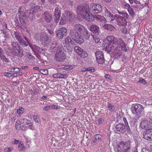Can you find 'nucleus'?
<instances>
[{
    "instance_id": "nucleus-1",
    "label": "nucleus",
    "mask_w": 152,
    "mask_h": 152,
    "mask_svg": "<svg viewBox=\"0 0 152 152\" xmlns=\"http://www.w3.org/2000/svg\"><path fill=\"white\" fill-rule=\"evenodd\" d=\"M107 42H105L104 49L108 53L112 52L114 56L117 58L122 55L121 48L122 50L127 52L128 49L126 48V45L121 38H118L113 36H107Z\"/></svg>"
},
{
    "instance_id": "nucleus-2",
    "label": "nucleus",
    "mask_w": 152,
    "mask_h": 152,
    "mask_svg": "<svg viewBox=\"0 0 152 152\" xmlns=\"http://www.w3.org/2000/svg\"><path fill=\"white\" fill-rule=\"evenodd\" d=\"M77 12L78 15L82 18L85 17L87 13L90 12V7L87 4H83L77 6L76 8Z\"/></svg>"
},
{
    "instance_id": "nucleus-3",
    "label": "nucleus",
    "mask_w": 152,
    "mask_h": 152,
    "mask_svg": "<svg viewBox=\"0 0 152 152\" xmlns=\"http://www.w3.org/2000/svg\"><path fill=\"white\" fill-rule=\"evenodd\" d=\"M120 145L118 146V152H130L131 149L130 142L121 141Z\"/></svg>"
},
{
    "instance_id": "nucleus-4",
    "label": "nucleus",
    "mask_w": 152,
    "mask_h": 152,
    "mask_svg": "<svg viewBox=\"0 0 152 152\" xmlns=\"http://www.w3.org/2000/svg\"><path fill=\"white\" fill-rule=\"evenodd\" d=\"M15 37L18 41L20 45L23 47H27L30 44L28 38L26 36H24L23 38H22L18 34L16 33L15 34Z\"/></svg>"
},
{
    "instance_id": "nucleus-5",
    "label": "nucleus",
    "mask_w": 152,
    "mask_h": 152,
    "mask_svg": "<svg viewBox=\"0 0 152 152\" xmlns=\"http://www.w3.org/2000/svg\"><path fill=\"white\" fill-rule=\"evenodd\" d=\"M102 7L98 4H92L90 5V12L94 14H100L102 12Z\"/></svg>"
},
{
    "instance_id": "nucleus-6",
    "label": "nucleus",
    "mask_w": 152,
    "mask_h": 152,
    "mask_svg": "<svg viewBox=\"0 0 152 152\" xmlns=\"http://www.w3.org/2000/svg\"><path fill=\"white\" fill-rule=\"evenodd\" d=\"M143 110V107L142 105L140 104H134L132 106L131 110L132 112L137 115H139L138 117L140 116L141 112Z\"/></svg>"
},
{
    "instance_id": "nucleus-7",
    "label": "nucleus",
    "mask_w": 152,
    "mask_h": 152,
    "mask_svg": "<svg viewBox=\"0 0 152 152\" xmlns=\"http://www.w3.org/2000/svg\"><path fill=\"white\" fill-rule=\"evenodd\" d=\"M115 19L116 20L117 24L120 26H125L127 23L126 19L124 17H122L120 15H116Z\"/></svg>"
},
{
    "instance_id": "nucleus-8",
    "label": "nucleus",
    "mask_w": 152,
    "mask_h": 152,
    "mask_svg": "<svg viewBox=\"0 0 152 152\" xmlns=\"http://www.w3.org/2000/svg\"><path fill=\"white\" fill-rule=\"evenodd\" d=\"M65 57V54L60 50L58 49V50H57L54 57L56 60L58 61H62L64 60Z\"/></svg>"
},
{
    "instance_id": "nucleus-9",
    "label": "nucleus",
    "mask_w": 152,
    "mask_h": 152,
    "mask_svg": "<svg viewBox=\"0 0 152 152\" xmlns=\"http://www.w3.org/2000/svg\"><path fill=\"white\" fill-rule=\"evenodd\" d=\"M104 8V16L107 21L110 22L112 21L115 19V15L114 16L113 14L105 7Z\"/></svg>"
},
{
    "instance_id": "nucleus-10",
    "label": "nucleus",
    "mask_w": 152,
    "mask_h": 152,
    "mask_svg": "<svg viewBox=\"0 0 152 152\" xmlns=\"http://www.w3.org/2000/svg\"><path fill=\"white\" fill-rule=\"evenodd\" d=\"M40 40L42 44L44 46H47L49 45L50 40L48 36L46 33L40 34Z\"/></svg>"
},
{
    "instance_id": "nucleus-11",
    "label": "nucleus",
    "mask_w": 152,
    "mask_h": 152,
    "mask_svg": "<svg viewBox=\"0 0 152 152\" xmlns=\"http://www.w3.org/2000/svg\"><path fill=\"white\" fill-rule=\"evenodd\" d=\"M96 60L98 64H102L104 63V54L100 51H97L95 53Z\"/></svg>"
},
{
    "instance_id": "nucleus-12",
    "label": "nucleus",
    "mask_w": 152,
    "mask_h": 152,
    "mask_svg": "<svg viewBox=\"0 0 152 152\" xmlns=\"http://www.w3.org/2000/svg\"><path fill=\"white\" fill-rule=\"evenodd\" d=\"M88 29L93 34L96 35H98L100 33V30L99 26L95 24H91Z\"/></svg>"
},
{
    "instance_id": "nucleus-13",
    "label": "nucleus",
    "mask_w": 152,
    "mask_h": 152,
    "mask_svg": "<svg viewBox=\"0 0 152 152\" xmlns=\"http://www.w3.org/2000/svg\"><path fill=\"white\" fill-rule=\"evenodd\" d=\"M67 29L63 27L60 28L56 32L57 35L59 39H61L67 34Z\"/></svg>"
},
{
    "instance_id": "nucleus-14",
    "label": "nucleus",
    "mask_w": 152,
    "mask_h": 152,
    "mask_svg": "<svg viewBox=\"0 0 152 152\" xmlns=\"http://www.w3.org/2000/svg\"><path fill=\"white\" fill-rule=\"evenodd\" d=\"M74 49L75 51L81 57L85 58L88 55L87 54L79 47L75 46Z\"/></svg>"
},
{
    "instance_id": "nucleus-15",
    "label": "nucleus",
    "mask_w": 152,
    "mask_h": 152,
    "mask_svg": "<svg viewBox=\"0 0 152 152\" xmlns=\"http://www.w3.org/2000/svg\"><path fill=\"white\" fill-rule=\"evenodd\" d=\"M29 46L34 53H42L45 51L43 48H40L35 44L31 45L30 44Z\"/></svg>"
},
{
    "instance_id": "nucleus-16",
    "label": "nucleus",
    "mask_w": 152,
    "mask_h": 152,
    "mask_svg": "<svg viewBox=\"0 0 152 152\" xmlns=\"http://www.w3.org/2000/svg\"><path fill=\"white\" fill-rule=\"evenodd\" d=\"M42 18L46 23H49L52 20V16L47 11L44 12L42 15Z\"/></svg>"
},
{
    "instance_id": "nucleus-17",
    "label": "nucleus",
    "mask_w": 152,
    "mask_h": 152,
    "mask_svg": "<svg viewBox=\"0 0 152 152\" xmlns=\"http://www.w3.org/2000/svg\"><path fill=\"white\" fill-rule=\"evenodd\" d=\"M143 137L149 141L152 140V131L149 129L145 131L142 134Z\"/></svg>"
},
{
    "instance_id": "nucleus-18",
    "label": "nucleus",
    "mask_w": 152,
    "mask_h": 152,
    "mask_svg": "<svg viewBox=\"0 0 152 152\" xmlns=\"http://www.w3.org/2000/svg\"><path fill=\"white\" fill-rule=\"evenodd\" d=\"M64 14L69 22H72L75 18L74 14L70 11H66Z\"/></svg>"
},
{
    "instance_id": "nucleus-19",
    "label": "nucleus",
    "mask_w": 152,
    "mask_h": 152,
    "mask_svg": "<svg viewBox=\"0 0 152 152\" xmlns=\"http://www.w3.org/2000/svg\"><path fill=\"white\" fill-rule=\"evenodd\" d=\"M149 121L145 119H143L141 122L140 126L142 129L147 130L149 129Z\"/></svg>"
},
{
    "instance_id": "nucleus-20",
    "label": "nucleus",
    "mask_w": 152,
    "mask_h": 152,
    "mask_svg": "<svg viewBox=\"0 0 152 152\" xmlns=\"http://www.w3.org/2000/svg\"><path fill=\"white\" fill-rule=\"evenodd\" d=\"M92 14L91 12H88L87 13V14H86L85 17H83L82 18L88 21L92 22L95 19V17Z\"/></svg>"
},
{
    "instance_id": "nucleus-21",
    "label": "nucleus",
    "mask_w": 152,
    "mask_h": 152,
    "mask_svg": "<svg viewBox=\"0 0 152 152\" xmlns=\"http://www.w3.org/2000/svg\"><path fill=\"white\" fill-rule=\"evenodd\" d=\"M116 130L121 133H124L126 132L125 126L123 124L119 123L117 124L115 126Z\"/></svg>"
},
{
    "instance_id": "nucleus-22",
    "label": "nucleus",
    "mask_w": 152,
    "mask_h": 152,
    "mask_svg": "<svg viewBox=\"0 0 152 152\" xmlns=\"http://www.w3.org/2000/svg\"><path fill=\"white\" fill-rule=\"evenodd\" d=\"M60 50L63 53H64L66 55V53H69V52H71L72 51V48L69 46H64L63 47H60L58 48V49Z\"/></svg>"
},
{
    "instance_id": "nucleus-23",
    "label": "nucleus",
    "mask_w": 152,
    "mask_h": 152,
    "mask_svg": "<svg viewBox=\"0 0 152 152\" xmlns=\"http://www.w3.org/2000/svg\"><path fill=\"white\" fill-rule=\"evenodd\" d=\"M81 35L86 39H88L90 36V34L86 28L80 33Z\"/></svg>"
},
{
    "instance_id": "nucleus-24",
    "label": "nucleus",
    "mask_w": 152,
    "mask_h": 152,
    "mask_svg": "<svg viewBox=\"0 0 152 152\" xmlns=\"http://www.w3.org/2000/svg\"><path fill=\"white\" fill-rule=\"evenodd\" d=\"M74 29H76L80 33L86 28L80 24H76L73 25Z\"/></svg>"
},
{
    "instance_id": "nucleus-25",
    "label": "nucleus",
    "mask_w": 152,
    "mask_h": 152,
    "mask_svg": "<svg viewBox=\"0 0 152 152\" xmlns=\"http://www.w3.org/2000/svg\"><path fill=\"white\" fill-rule=\"evenodd\" d=\"M70 34L72 39L73 40L80 35L79 32L76 29H72L70 31Z\"/></svg>"
},
{
    "instance_id": "nucleus-26",
    "label": "nucleus",
    "mask_w": 152,
    "mask_h": 152,
    "mask_svg": "<svg viewBox=\"0 0 152 152\" xmlns=\"http://www.w3.org/2000/svg\"><path fill=\"white\" fill-rule=\"evenodd\" d=\"M102 136L99 134H97L94 136V140L93 142L91 143V144L94 145L101 140Z\"/></svg>"
},
{
    "instance_id": "nucleus-27",
    "label": "nucleus",
    "mask_w": 152,
    "mask_h": 152,
    "mask_svg": "<svg viewBox=\"0 0 152 152\" xmlns=\"http://www.w3.org/2000/svg\"><path fill=\"white\" fill-rule=\"evenodd\" d=\"M12 50L14 53L16 50L21 48L20 46L19 45L17 42H12Z\"/></svg>"
},
{
    "instance_id": "nucleus-28",
    "label": "nucleus",
    "mask_w": 152,
    "mask_h": 152,
    "mask_svg": "<svg viewBox=\"0 0 152 152\" xmlns=\"http://www.w3.org/2000/svg\"><path fill=\"white\" fill-rule=\"evenodd\" d=\"M96 19L100 22L106 23L107 22L105 18L103 16L100 15H97L95 17Z\"/></svg>"
},
{
    "instance_id": "nucleus-29",
    "label": "nucleus",
    "mask_w": 152,
    "mask_h": 152,
    "mask_svg": "<svg viewBox=\"0 0 152 152\" xmlns=\"http://www.w3.org/2000/svg\"><path fill=\"white\" fill-rule=\"evenodd\" d=\"M73 40L77 44H80L83 43L84 41V39L81 35H80Z\"/></svg>"
},
{
    "instance_id": "nucleus-30",
    "label": "nucleus",
    "mask_w": 152,
    "mask_h": 152,
    "mask_svg": "<svg viewBox=\"0 0 152 152\" xmlns=\"http://www.w3.org/2000/svg\"><path fill=\"white\" fill-rule=\"evenodd\" d=\"M104 29H106L108 31H112L115 29V27L110 24H105L103 26Z\"/></svg>"
},
{
    "instance_id": "nucleus-31",
    "label": "nucleus",
    "mask_w": 152,
    "mask_h": 152,
    "mask_svg": "<svg viewBox=\"0 0 152 152\" xmlns=\"http://www.w3.org/2000/svg\"><path fill=\"white\" fill-rule=\"evenodd\" d=\"M14 53L15 55L18 56L20 57H23L24 55L23 50L20 48L15 51Z\"/></svg>"
},
{
    "instance_id": "nucleus-32",
    "label": "nucleus",
    "mask_w": 152,
    "mask_h": 152,
    "mask_svg": "<svg viewBox=\"0 0 152 152\" xmlns=\"http://www.w3.org/2000/svg\"><path fill=\"white\" fill-rule=\"evenodd\" d=\"M68 20L67 18H66L65 16L64 15V14H63L61 17L60 23L61 24H64L66 23V22Z\"/></svg>"
},
{
    "instance_id": "nucleus-33",
    "label": "nucleus",
    "mask_w": 152,
    "mask_h": 152,
    "mask_svg": "<svg viewBox=\"0 0 152 152\" xmlns=\"http://www.w3.org/2000/svg\"><path fill=\"white\" fill-rule=\"evenodd\" d=\"M125 128H126V131L128 134H131L132 133L131 129H130L129 126L128 125V124L127 122L125 123Z\"/></svg>"
},
{
    "instance_id": "nucleus-34",
    "label": "nucleus",
    "mask_w": 152,
    "mask_h": 152,
    "mask_svg": "<svg viewBox=\"0 0 152 152\" xmlns=\"http://www.w3.org/2000/svg\"><path fill=\"white\" fill-rule=\"evenodd\" d=\"M128 11L129 15L132 17H133L135 15V12L133 9L131 7L128 9Z\"/></svg>"
},
{
    "instance_id": "nucleus-35",
    "label": "nucleus",
    "mask_w": 152,
    "mask_h": 152,
    "mask_svg": "<svg viewBox=\"0 0 152 152\" xmlns=\"http://www.w3.org/2000/svg\"><path fill=\"white\" fill-rule=\"evenodd\" d=\"M65 41L66 44H69L70 43L72 44L73 43H74V42L72 41L71 38L69 37H67L65 39Z\"/></svg>"
},
{
    "instance_id": "nucleus-36",
    "label": "nucleus",
    "mask_w": 152,
    "mask_h": 152,
    "mask_svg": "<svg viewBox=\"0 0 152 152\" xmlns=\"http://www.w3.org/2000/svg\"><path fill=\"white\" fill-rule=\"evenodd\" d=\"M39 72H40L42 74L46 75L48 74V69H40L39 70Z\"/></svg>"
},
{
    "instance_id": "nucleus-37",
    "label": "nucleus",
    "mask_w": 152,
    "mask_h": 152,
    "mask_svg": "<svg viewBox=\"0 0 152 152\" xmlns=\"http://www.w3.org/2000/svg\"><path fill=\"white\" fill-rule=\"evenodd\" d=\"M20 122L25 124H30L31 123V121L29 120H27L26 118H24L22 119Z\"/></svg>"
},
{
    "instance_id": "nucleus-38",
    "label": "nucleus",
    "mask_w": 152,
    "mask_h": 152,
    "mask_svg": "<svg viewBox=\"0 0 152 152\" xmlns=\"http://www.w3.org/2000/svg\"><path fill=\"white\" fill-rule=\"evenodd\" d=\"M40 7L39 6H36L34 7V10L32 12H34L35 13H36L40 11Z\"/></svg>"
},
{
    "instance_id": "nucleus-39",
    "label": "nucleus",
    "mask_w": 152,
    "mask_h": 152,
    "mask_svg": "<svg viewBox=\"0 0 152 152\" xmlns=\"http://www.w3.org/2000/svg\"><path fill=\"white\" fill-rule=\"evenodd\" d=\"M92 36L96 43H98L99 42L100 39L98 37L94 35H92Z\"/></svg>"
},
{
    "instance_id": "nucleus-40",
    "label": "nucleus",
    "mask_w": 152,
    "mask_h": 152,
    "mask_svg": "<svg viewBox=\"0 0 152 152\" xmlns=\"http://www.w3.org/2000/svg\"><path fill=\"white\" fill-rule=\"evenodd\" d=\"M108 107L109 110L110 111H113L115 109V106L111 104L110 103H109L108 104Z\"/></svg>"
},
{
    "instance_id": "nucleus-41",
    "label": "nucleus",
    "mask_w": 152,
    "mask_h": 152,
    "mask_svg": "<svg viewBox=\"0 0 152 152\" xmlns=\"http://www.w3.org/2000/svg\"><path fill=\"white\" fill-rule=\"evenodd\" d=\"M18 148L19 151H23L24 149V147L22 142H20L18 145Z\"/></svg>"
},
{
    "instance_id": "nucleus-42",
    "label": "nucleus",
    "mask_w": 152,
    "mask_h": 152,
    "mask_svg": "<svg viewBox=\"0 0 152 152\" xmlns=\"http://www.w3.org/2000/svg\"><path fill=\"white\" fill-rule=\"evenodd\" d=\"M60 75H59V78H64V79H66L67 77H68V75L67 74H63L61 72L60 73H59Z\"/></svg>"
},
{
    "instance_id": "nucleus-43",
    "label": "nucleus",
    "mask_w": 152,
    "mask_h": 152,
    "mask_svg": "<svg viewBox=\"0 0 152 152\" xmlns=\"http://www.w3.org/2000/svg\"><path fill=\"white\" fill-rule=\"evenodd\" d=\"M51 109V104L45 106L43 108L44 110L48 111Z\"/></svg>"
},
{
    "instance_id": "nucleus-44",
    "label": "nucleus",
    "mask_w": 152,
    "mask_h": 152,
    "mask_svg": "<svg viewBox=\"0 0 152 152\" xmlns=\"http://www.w3.org/2000/svg\"><path fill=\"white\" fill-rule=\"evenodd\" d=\"M0 58L4 62L7 63L9 62L8 59L4 55L1 56Z\"/></svg>"
},
{
    "instance_id": "nucleus-45",
    "label": "nucleus",
    "mask_w": 152,
    "mask_h": 152,
    "mask_svg": "<svg viewBox=\"0 0 152 152\" xmlns=\"http://www.w3.org/2000/svg\"><path fill=\"white\" fill-rule=\"evenodd\" d=\"M58 43L56 41H53L52 43V45H51V47L52 48H58L57 46Z\"/></svg>"
},
{
    "instance_id": "nucleus-46",
    "label": "nucleus",
    "mask_w": 152,
    "mask_h": 152,
    "mask_svg": "<svg viewBox=\"0 0 152 152\" xmlns=\"http://www.w3.org/2000/svg\"><path fill=\"white\" fill-rule=\"evenodd\" d=\"M60 15L61 14H54V15L55 16V17L54 18V20L56 21V22H57L58 21L60 18Z\"/></svg>"
},
{
    "instance_id": "nucleus-47",
    "label": "nucleus",
    "mask_w": 152,
    "mask_h": 152,
    "mask_svg": "<svg viewBox=\"0 0 152 152\" xmlns=\"http://www.w3.org/2000/svg\"><path fill=\"white\" fill-rule=\"evenodd\" d=\"M122 5L125 9H127V10L130 8L129 4L126 2L123 3Z\"/></svg>"
},
{
    "instance_id": "nucleus-48",
    "label": "nucleus",
    "mask_w": 152,
    "mask_h": 152,
    "mask_svg": "<svg viewBox=\"0 0 152 152\" xmlns=\"http://www.w3.org/2000/svg\"><path fill=\"white\" fill-rule=\"evenodd\" d=\"M85 71H91V72H95V69L93 67H88L86 69Z\"/></svg>"
},
{
    "instance_id": "nucleus-49",
    "label": "nucleus",
    "mask_w": 152,
    "mask_h": 152,
    "mask_svg": "<svg viewBox=\"0 0 152 152\" xmlns=\"http://www.w3.org/2000/svg\"><path fill=\"white\" fill-rule=\"evenodd\" d=\"M22 7H20L19 8V10H18V12L20 13V15H21L23 16H24L25 15V13L24 12H23L21 11V10Z\"/></svg>"
},
{
    "instance_id": "nucleus-50",
    "label": "nucleus",
    "mask_w": 152,
    "mask_h": 152,
    "mask_svg": "<svg viewBox=\"0 0 152 152\" xmlns=\"http://www.w3.org/2000/svg\"><path fill=\"white\" fill-rule=\"evenodd\" d=\"M14 72L15 73H20L19 72L20 69L17 67H14L13 68Z\"/></svg>"
},
{
    "instance_id": "nucleus-51",
    "label": "nucleus",
    "mask_w": 152,
    "mask_h": 152,
    "mask_svg": "<svg viewBox=\"0 0 152 152\" xmlns=\"http://www.w3.org/2000/svg\"><path fill=\"white\" fill-rule=\"evenodd\" d=\"M12 149V148H10V147L5 148L4 149V152H10L11 151Z\"/></svg>"
},
{
    "instance_id": "nucleus-52",
    "label": "nucleus",
    "mask_w": 152,
    "mask_h": 152,
    "mask_svg": "<svg viewBox=\"0 0 152 152\" xmlns=\"http://www.w3.org/2000/svg\"><path fill=\"white\" fill-rule=\"evenodd\" d=\"M55 12H54V14H60V10L58 8L56 7L55 8Z\"/></svg>"
},
{
    "instance_id": "nucleus-53",
    "label": "nucleus",
    "mask_w": 152,
    "mask_h": 152,
    "mask_svg": "<svg viewBox=\"0 0 152 152\" xmlns=\"http://www.w3.org/2000/svg\"><path fill=\"white\" fill-rule=\"evenodd\" d=\"M139 81L140 83H141L144 85H145L147 83L146 82L145 80L142 78H140V80Z\"/></svg>"
},
{
    "instance_id": "nucleus-54",
    "label": "nucleus",
    "mask_w": 152,
    "mask_h": 152,
    "mask_svg": "<svg viewBox=\"0 0 152 152\" xmlns=\"http://www.w3.org/2000/svg\"><path fill=\"white\" fill-rule=\"evenodd\" d=\"M21 74V73H14L13 74L11 75V77H15L18 76L19 75H20Z\"/></svg>"
},
{
    "instance_id": "nucleus-55",
    "label": "nucleus",
    "mask_w": 152,
    "mask_h": 152,
    "mask_svg": "<svg viewBox=\"0 0 152 152\" xmlns=\"http://www.w3.org/2000/svg\"><path fill=\"white\" fill-rule=\"evenodd\" d=\"M88 137L87 136H86V139H85V140H84V139H83V140H81V143H83V144L84 145H87V146H88V142H84V141H86L87 140V138Z\"/></svg>"
},
{
    "instance_id": "nucleus-56",
    "label": "nucleus",
    "mask_w": 152,
    "mask_h": 152,
    "mask_svg": "<svg viewBox=\"0 0 152 152\" xmlns=\"http://www.w3.org/2000/svg\"><path fill=\"white\" fill-rule=\"evenodd\" d=\"M122 17H124V18H126L127 19H129V15L126 12H124L123 16H122Z\"/></svg>"
},
{
    "instance_id": "nucleus-57",
    "label": "nucleus",
    "mask_w": 152,
    "mask_h": 152,
    "mask_svg": "<svg viewBox=\"0 0 152 152\" xmlns=\"http://www.w3.org/2000/svg\"><path fill=\"white\" fill-rule=\"evenodd\" d=\"M59 73H55L53 75V77L54 78H59Z\"/></svg>"
},
{
    "instance_id": "nucleus-58",
    "label": "nucleus",
    "mask_w": 152,
    "mask_h": 152,
    "mask_svg": "<svg viewBox=\"0 0 152 152\" xmlns=\"http://www.w3.org/2000/svg\"><path fill=\"white\" fill-rule=\"evenodd\" d=\"M104 121V119L102 118H100L98 119V121L99 125L101 124Z\"/></svg>"
},
{
    "instance_id": "nucleus-59",
    "label": "nucleus",
    "mask_w": 152,
    "mask_h": 152,
    "mask_svg": "<svg viewBox=\"0 0 152 152\" xmlns=\"http://www.w3.org/2000/svg\"><path fill=\"white\" fill-rule=\"evenodd\" d=\"M34 118L36 122L39 123V117L37 115H34Z\"/></svg>"
},
{
    "instance_id": "nucleus-60",
    "label": "nucleus",
    "mask_w": 152,
    "mask_h": 152,
    "mask_svg": "<svg viewBox=\"0 0 152 152\" xmlns=\"http://www.w3.org/2000/svg\"><path fill=\"white\" fill-rule=\"evenodd\" d=\"M141 152H151L150 150L143 148L141 151Z\"/></svg>"
},
{
    "instance_id": "nucleus-61",
    "label": "nucleus",
    "mask_w": 152,
    "mask_h": 152,
    "mask_svg": "<svg viewBox=\"0 0 152 152\" xmlns=\"http://www.w3.org/2000/svg\"><path fill=\"white\" fill-rule=\"evenodd\" d=\"M56 48H52V47H51L50 50L52 52H54L56 51V50H56Z\"/></svg>"
},
{
    "instance_id": "nucleus-62",
    "label": "nucleus",
    "mask_w": 152,
    "mask_h": 152,
    "mask_svg": "<svg viewBox=\"0 0 152 152\" xmlns=\"http://www.w3.org/2000/svg\"><path fill=\"white\" fill-rule=\"evenodd\" d=\"M58 108L57 106L56 105L54 104H51V109H56L57 110Z\"/></svg>"
},
{
    "instance_id": "nucleus-63",
    "label": "nucleus",
    "mask_w": 152,
    "mask_h": 152,
    "mask_svg": "<svg viewBox=\"0 0 152 152\" xmlns=\"http://www.w3.org/2000/svg\"><path fill=\"white\" fill-rule=\"evenodd\" d=\"M4 51L3 49L0 47V57L4 55Z\"/></svg>"
},
{
    "instance_id": "nucleus-64",
    "label": "nucleus",
    "mask_w": 152,
    "mask_h": 152,
    "mask_svg": "<svg viewBox=\"0 0 152 152\" xmlns=\"http://www.w3.org/2000/svg\"><path fill=\"white\" fill-rule=\"evenodd\" d=\"M40 34H36L34 38L36 39H40Z\"/></svg>"
}]
</instances>
